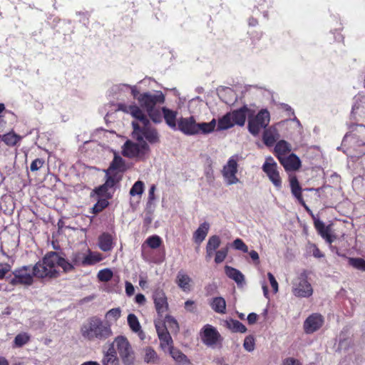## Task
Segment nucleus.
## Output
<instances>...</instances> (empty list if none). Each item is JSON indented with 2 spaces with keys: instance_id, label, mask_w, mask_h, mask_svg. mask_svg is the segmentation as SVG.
Here are the masks:
<instances>
[{
  "instance_id": "57",
  "label": "nucleus",
  "mask_w": 365,
  "mask_h": 365,
  "mask_svg": "<svg viewBox=\"0 0 365 365\" xmlns=\"http://www.w3.org/2000/svg\"><path fill=\"white\" fill-rule=\"evenodd\" d=\"M284 365H301V363L297 359H295L294 358H287L284 359L283 362Z\"/></svg>"
},
{
  "instance_id": "20",
  "label": "nucleus",
  "mask_w": 365,
  "mask_h": 365,
  "mask_svg": "<svg viewBox=\"0 0 365 365\" xmlns=\"http://www.w3.org/2000/svg\"><path fill=\"white\" fill-rule=\"evenodd\" d=\"M197 122L193 116L188 118H181L178 120V129L185 135H196L197 131Z\"/></svg>"
},
{
  "instance_id": "30",
  "label": "nucleus",
  "mask_w": 365,
  "mask_h": 365,
  "mask_svg": "<svg viewBox=\"0 0 365 365\" xmlns=\"http://www.w3.org/2000/svg\"><path fill=\"white\" fill-rule=\"evenodd\" d=\"M160 111L161 114L163 115V117L168 125L173 129H176V118L178 113L167 108H163L162 110Z\"/></svg>"
},
{
  "instance_id": "6",
  "label": "nucleus",
  "mask_w": 365,
  "mask_h": 365,
  "mask_svg": "<svg viewBox=\"0 0 365 365\" xmlns=\"http://www.w3.org/2000/svg\"><path fill=\"white\" fill-rule=\"evenodd\" d=\"M248 108L243 107L238 110L224 115L217 121V130H223L233 127L235 125H244L246 120V112Z\"/></svg>"
},
{
  "instance_id": "33",
  "label": "nucleus",
  "mask_w": 365,
  "mask_h": 365,
  "mask_svg": "<svg viewBox=\"0 0 365 365\" xmlns=\"http://www.w3.org/2000/svg\"><path fill=\"white\" fill-rule=\"evenodd\" d=\"M225 272L226 275L233 279L237 284H242L245 280L242 273L235 268L226 265L225 267Z\"/></svg>"
},
{
  "instance_id": "63",
  "label": "nucleus",
  "mask_w": 365,
  "mask_h": 365,
  "mask_svg": "<svg viewBox=\"0 0 365 365\" xmlns=\"http://www.w3.org/2000/svg\"><path fill=\"white\" fill-rule=\"evenodd\" d=\"M139 285L143 289L147 287V280L145 277L140 276Z\"/></svg>"
},
{
  "instance_id": "42",
  "label": "nucleus",
  "mask_w": 365,
  "mask_h": 365,
  "mask_svg": "<svg viewBox=\"0 0 365 365\" xmlns=\"http://www.w3.org/2000/svg\"><path fill=\"white\" fill-rule=\"evenodd\" d=\"M19 139V137L14 133H9L6 135H4L2 137V140L6 145L10 146L15 145L18 143Z\"/></svg>"
},
{
  "instance_id": "22",
  "label": "nucleus",
  "mask_w": 365,
  "mask_h": 365,
  "mask_svg": "<svg viewBox=\"0 0 365 365\" xmlns=\"http://www.w3.org/2000/svg\"><path fill=\"white\" fill-rule=\"evenodd\" d=\"M289 184L292 194L294 196V197H296V199L302 205H303L307 210H308V207L306 205L305 202L302 197V189L299 183L297 177H291L289 178Z\"/></svg>"
},
{
  "instance_id": "40",
  "label": "nucleus",
  "mask_w": 365,
  "mask_h": 365,
  "mask_svg": "<svg viewBox=\"0 0 365 365\" xmlns=\"http://www.w3.org/2000/svg\"><path fill=\"white\" fill-rule=\"evenodd\" d=\"M113 276V273L112 270L108 268L101 269L97 274L98 280L103 282L110 281Z\"/></svg>"
},
{
  "instance_id": "12",
  "label": "nucleus",
  "mask_w": 365,
  "mask_h": 365,
  "mask_svg": "<svg viewBox=\"0 0 365 365\" xmlns=\"http://www.w3.org/2000/svg\"><path fill=\"white\" fill-rule=\"evenodd\" d=\"M292 292L297 297L308 298L312 295L313 288L307 277L302 274L292 281Z\"/></svg>"
},
{
  "instance_id": "25",
  "label": "nucleus",
  "mask_w": 365,
  "mask_h": 365,
  "mask_svg": "<svg viewBox=\"0 0 365 365\" xmlns=\"http://www.w3.org/2000/svg\"><path fill=\"white\" fill-rule=\"evenodd\" d=\"M101 362L103 365H119V361L113 344H110L107 350L103 351Z\"/></svg>"
},
{
  "instance_id": "53",
  "label": "nucleus",
  "mask_w": 365,
  "mask_h": 365,
  "mask_svg": "<svg viewBox=\"0 0 365 365\" xmlns=\"http://www.w3.org/2000/svg\"><path fill=\"white\" fill-rule=\"evenodd\" d=\"M267 277H268V279L269 280L271 287H272V288L273 289V292L274 293H277L278 292V290H279L278 282H277L275 277H274V275L271 272H268L267 273Z\"/></svg>"
},
{
  "instance_id": "8",
  "label": "nucleus",
  "mask_w": 365,
  "mask_h": 365,
  "mask_svg": "<svg viewBox=\"0 0 365 365\" xmlns=\"http://www.w3.org/2000/svg\"><path fill=\"white\" fill-rule=\"evenodd\" d=\"M241 160V157L235 154L229 158L227 163L223 165L222 169V175L224 182L227 185H236L240 182L237 177L238 163Z\"/></svg>"
},
{
  "instance_id": "38",
  "label": "nucleus",
  "mask_w": 365,
  "mask_h": 365,
  "mask_svg": "<svg viewBox=\"0 0 365 365\" xmlns=\"http://www.w3.org/2000/svg\"><path fill=\"white\" fill-rule=\"evenodd\" d=\"M220 244L221 240L220 237L218 235H212L209 237L207 240L206 248L216 252L217 251V250L220 246Z\"/></svg>"
},
{
  "instance_id": "18",
  "label": "nucleus",
  "mask_w": 365,
  "mask_h": 365,
  "mask_svg": "<svg viewBox=\"0 0 365 365\" xmlns=\"http://www.w3.org/2000/svg\"><path fill=\"white\" fill-rule=\"evenodd\" d=\"M175 282L185 293H189L193 289L194 282L190 276L184 270H180L177 273Z\"/></svg>"
},
{
  "instance_id": "52",
  "label": "nucleus",
  "mask_w": 365,
  "mask_h": 365,
  "mask_svg": "<svg viewBox=\"0 0 365 365\" xmlns=\"http://www.w3.org/2000/svg\"><path fill=\"white\" fill-rule=\"evenodd\" d=\"M187 312L194 313L197 311V306L193 300L188 299L185 302L184 306Z\"/></svg>"
},
{
  "instance_id": "11",
  "label": "nucleus",
  "mask_w": 365,
  "mask_h": 365,
  "mask_svg": "<svg viewBox=\"0 0 365 365\" xmlns=\"http://www.w3.org/2000/svg\"><path fill=\"white\" fill-rule=\"evenodd\" d=\"M262 168L274 186L277 190H280L282 184V178L279 175L277 163L274 158L271 156L267 157Z\"/></svg>"
},
{
  "instance_id": "43",
  "label": "nucleus",
  "mask_w": 365,
  "mask_h": 365,
  "mask_svg": "<svg viewBox=\"0 0 365 365\" xmlns=\"http://www.w3.org/2000/svg\"><path fill=\"white\" fill-rule=\"evenodd\" d=\"M349 264L353 267L365 272V260L361 258H349Z\"/></svg>"
},
{
  "instance_id": "32",
  "label": "nucleus",
  "mask_w": 365,
  "mask_h": 365,
  "mask_svg": "<svg viewBox=\"0 0 365 365\" xmlns=\"http://www.w3.org/2000/svg\"><path fill=\"white\" fill-rule=\"evenodd\" d=\"M292 150L291 145L285 140H279L275 145V154L280 160V158L285 157V155L289 153Z\"/></svg>"
},
{
  "instance_id": "14",
  "label": "nucleus",
  "mask_w": 365,
  "mask_h": 365,
  "mask_svg": "<svg viewBox=\"0 0 365 365\" xmlns=\"http://www.w3.org/2000/svg\"><path fill=\"white\" fill-rule=\"evenodd\" d=\"M202 341L207 346L215 348L221 344L222 337L215 327L210 324L203 327L200 332Z\"/></svg>"
},
{
  "instance_id": "1",
  "label": "nucleus",
  "mask_w": 365,
  "mask_h": 365,
  "mask_svg": "<svg viewBox=\"0 0 365 365\" xmlns=\"http://www.w3.org/2000/svg\"><path fill=\"white\" fill-rule=\"evenodd\" d=\"M118 110L126 113L130 114L135 121L132 122L133 128V137L138 142H145L144 139L150 143H157L159 142V135L156 130L150 126V121L140 108L135 103L130 105L125 103H118Z\"/></svg>"
},
{
  "instance_id": "27",
  "label": "nucleus",
  "mask_w": 365,
  "mask_h": 365,
  "mask_svg": "<svg viewBox=\"0 0 365 365\" xmlns=\"http://www.w3.org/2000/svg\"><path fill=\"white\" fill-rule=\"evenodd\" d=\"M314 227L322 237L326 240L328 243L331 244L332 242L329 226H326L322 221L314 218Z\"/></svg>"
},
{
  "instance_id": "7",
  "label": "nucleus",
  "mask_w": 365,
  "mask_h": 365,
  "mask_svg": "<svg viewBox=\"0 0 365 365\" xmlns=\"http://www.w3.org/2000/svg\"><path fill=\"white\" fill-rule=\"evenodd\" d=\"M247 115H248V130L255 136L258 135L262 129L266 128L270 121V114L267 109H262L257 114L252 115L248 108Z\"/></svg>"
},
{
  "instance_id": "37",
  "label": "nucleus",
  "mask_w": 365,
  "mask_h": 365,
  "mask_svg": "<svg viewBox=\"0 0 365 365\" xmlns=\"http://www.w3.org/2000/svg\"><path fill=\"white\" fill-rule=\"evenodd\" d=\"M168 352L176 362L182 364L188 362L187 356L179 350L172 348Z\"/></svg>"
},
{
  "instance_id": "36",
  "label": "nucleus",
  "mask_w": 365,
  "mask_h": 365,
  "mask_svg": "<svg viewBox=\"0 0 365 365\" xmlns=\"http://www.w3.org/2000/svg\"><path fill=\"white\" fill-rule=\"evenodd\" d=\"M144 361L146 363H156L158 360V356L155 351L151 347H146L144 349Z\"/></svg>"
},
{
  "instance_id": "17",
  "label": "nucleus",
  "mask_w": 365,
  "mask_h": 365,
  "mask_svg": "<svg viewBox=\"0 0 365 365\" xmlns=\"http://www.w3.org/2000/svg\"><path fill=\"white\" fill-rule=\"evenodd\" d=\"M139 93L137 86H130L127 83H118L110 88V93L118 100L126 97L127 94L131 93L133 98Z\"/></svg>"
},
{
  "instance_id": "62",
  "label": "nucleus",
  "mask_w": 365,
  "mask_h": 365,
  "mask_svg": "<svg viewBox=\"0 0 365 365\" xmlns=\"http://www.w3.org/2000/svg\"><path fill=\"white\" fill-rule=\"evenodd\" d=\"M312 247L313 249V255L315 257L320 258L323 257V255L321 253L320 250L314 245H312Z\"/></svg>"
},
{
  "instance_id": "50",
  "label": "nucleus",
  "mask_w": 365,
  "mask_h": 365,
  "mask_svg": "<svg viewBox=\"0 0 365 365\" xmlns=\"http://www.w3.org/2000/svg\"><path fill=\"white\" fill-rule=\"evenodd\" d=\"M165 322H163V324L167 323L170 329H173L175 331L178 330V324L173 317L165 314Z\"/></svg>"
},
{
  "instance_id": "21",
  "label": "nucleus",
  "mask_w": 365,
  "mask_h": 365,
  "mask_svg": "<svg viewBox=\"0 0 365 365\" xmlns=\"http://www.w3.org/2000/svg\"><path fill=\"white\" fill-rule=\"evenodd\" d=\"M279 162L287 171L297 170L301 166L299 158L294 154H291L288 157L280 158Z\"/></svg>"
},
{
  "instance_id": "24",
  "label": "nucleus",
  "mask_w": 365,
  "mask_h": 365,
  "mask_svg": "<svg viewBox=\"0 0 365 365\" xmlns=\"http://www.w3.org/2000/svg\"><path fill=\"white\" fill-rule=\"evenodd\" d=\"M279 138V133L274 126H270L264 130L262 139L267 146H272Z\"/></svg>"
},
{
  "instance_id": "54",
  "label": "nucleus",
  "mask_w": 365,
  "mask_h": 365,
  "mask_svg": "<svg viewBox=\"0 0 365 365\" xmlns=\"http://www.w3.org/2000/svg\"><path fill=\"white\" fill-rule=\"evenodd\" d=\"M11 269V266L7 263H0V279L4 277Z\"/></svg>"
},
{
  "instance_id": "28",
  "label": "nucleus",
  "mask_w": 365,
  "mask_h": 365,
  "mask_svg": "<svg viewBox=\"0 0 365 365\" xmlns=\"http://www.w3.org/2000/svg\"><path fill=\"white\" fill-rule=\"evenodd\" d=\"M210 230V224L207 222H204L200 224L198 228L193 234V240L195 243L200 244L205 239Z\"/></svg>"
},
{
  "instance_id": "56",
  "label": "nucleus",
  "mask_w": 365,
  "mask_h": 365,
  "mask_svg": "<svg viewBox=\"0 0 365 365\" xmlns=\"http://www.w3.org/2000/svg\"><path fill=\"white\" fill-rule=\"evenodd\" d=\"M135 292V288L133 285L129 282H125V293L128 296H132Z\"/></svg>"
},
{
  "instance_id": "2",
  "label": "nucleus",
  "mask_w": 365,
  "mask_h": 365,
  "mask_svg": "<svg viewBox=\"0 0 365 365\" xmlns=\"http://www.w3.org/2000/svg\"><path fill=\"white\" fill-rule=\"evenodd\" d=\"M60 269L64 272L73 269V265L57 252H50L34 266V274L38 278H56L59 276Z\"/></svg>"
},
{
  "instance_id": "61",
  "label": "nucleus",
  "mask_w": 365,
  "mask_h": 365,
  "mask_svg": "<svg viewBox=\"0 0 365 365\" xmlns=\"http://www.w3.org/2000/svg\"><path fill=\"white\" fill-rule=\"evenodd\" d=\"M205 259L207 261H210L212 257H213V255H215V251L214 250H210V249H207L205 247Z\"/></svg>"
},
{
  "instance_id": "16",
  "label": "nucleus",
  "mask_w": 365,
  "mask_h": 365,
  "mask_svg": "<svg viewBox=\"0 0 365 365\" xmlns=\"http://www.w3.org/2000/svg\"><path fill=\"white\" fill-rule=\"evenodd\" d=\"M153 299L155 310L159 317L158 319H162L168 312L169 307L168 298L165 292L160 289H156L153 294Z\"/></svg>"
},
{
  "instance_id": "10",
  "label": "nucleus",
  "mask_w": 365,
  "mask_h": 365,
  "mask_svg": "<svg viewBox=\"0 0 365 365\" xmlns=\"http://www.w3.org/2000/svg\"><path fill=\"white\" fill-rule=\"evenodd\" d=\"M13 277L10 279L9 283L14 286L23 285L30 286L34 282V267L23 266L16 269L12 272Z\"/></svg>"
},
{
  "instance_id": "15",
  "label": "nucleus",
  "mask_w": 365,
  "mask_h": 365,
  "mask_svg": "<svg viewBox=\"0 0 365 365\" xmlns=\"http://www.w3.org/2000/svg\"><path fill=\"white\" fill-rule=\"evenodd\" d=\"M154 324L160 341V347L164 351H169L173 348V339L163 323V319H157L154 321Z\"/></svg>"
},
{
  "instance_id": "48",
  "label": "nucleus",
  "mask_w": 365,
  "mask_h": 365,
  "mask_svg": "<svg viewBox=\"0 0 365 365\" xmlns=\"http://www.w3.org/2000/svg\"><path fill=\"white\" fill-rule=\"evenodd\" d=\"M244 349L250 352L255 349V340L252 336H247L245 337L243 343Z\"/></svg>"
},
{
  "instance_id": "34",
  "label": "nucleus",
  "mask_w": 365,
  "mask_h": 365,
  "mask_svg": "<svg viewBox=\"0 0 365 365\" xmlns=\"http://www.w3.org/2000/svg\"><path fill=\"white\" fill-rule=\"evenodd\" d=\"M225 323L227 328L232 332L245 333L247 331L245 326L237 320L230 319L226 320Z\"/></svg>"
},
{
  "instance_id": "39",
  "label": "nucleus",
  "mask_w": 365,
  "mask_h": 365,
  "mask_svg": "<svg viewBox=\"0 0 365 365\" xmlns=\"http://www.w3.org/2000/svg\"><path fill=\"white\" fill-rule=\"evenodd\" d=\"M73 265V268L76 265H86V255L82 252H76L72 255V262H70Z\"/></svg>"
},
{
  "instance_id": "19",
  "label": "nucleus",
  "mask_w": 365,
  "mask_h": 365,
  "mask_svg": "<svg viewBox=\"0 0 365 365\" xmlns=\"http://www.w3.org/2000/svg\"><path fill=\"white\" fill-rule=\"evenodd\" d=\"M324 323V319L319 314H312L304 323V329L307 334H312L319 329Z\"/></svg>"
},
{
  "instance_id": "23",
  "label": "nucleus",
  "mask_w": 365,
  "mask_h": 365,
  "mask_svg": "<svg viewBox=\"0 0 365 365\" xmlns=\"http://www.w3.org/2000/svg\"><path fill=\"white\" fill-rule=\"evenodd\" d=\"M127 322L131 331L137 334L141 340H144L145 334L142 330V327L138 317L134 314H129L127 317Z\"/></svg>"
},
{
  "instance_id": "9",
  "label": "nucleus",
  "mask_w": 365,
  "mask_h": 365,
  "mask_svg": "<svg viewBox=\"0 0 365 365\" xmlns=\"http://www.w3.org/2000/svg\"><path fill=\"white\" fill-rule=\"evenodd\" d=\"M111 344H113V346L115 345L124 364L133 365L135 361V354L131 345L126 337L123 336H118L114 339Z\"/></svg>"
},
{
  "instance_id": "47",
  "label": "nucleus",
  "mask_w": 365,
  "mask_h": 365,
  "mask_svg": "<svg viewBox=\"0 0 365 365\" xmlns=\"http://www.w3.org/2000/svg\"><path fill=\"white\" fill-rule=\"evenodd\" d=\"M228 253L227 248H222L215 252V262L217 264L222 262L227 257Z\"/></svg>"
},
{
  "instance_id": "55",
  "label": "nucleus",
  "mask_w": 365,
  "mask_h": 365,
  "mask_svg": "<svg viewBox=\"0 0 365 365\" xmlns=\"http://www.w3.org/2000/svg\"><path fill=\"white\" fill-rule=\"evenodd\" d=\"M108 202L106 200H99L97 204L93 207V210L96 212H100L102 209L108 205Z\"/></svg>"
},
{
  "instance_id": "44",
  "label": "nucleus",
  "mask_w": 365,
  "mask_h": 365,
  "mask_svg": "<svg viewBox=\"0 0 365 365\" xmlns=\"http://www.w3.org/2000/svg\"><path fill=\"white\" fill-rule=\"evenodd\" d=\"M145 243L149 247L152 249H157L161 245L162 240L158 235H153L146 240Z\"/></svg>"
},
{
  "instance_id": "46",
  "label": "nucleus",
  "mask_w": 365,
  "mask_h": 365,
  "mask_svg": "<svg viewBox=\"0 0 365 365\" xmlns=\"http://www.w3.org/2000/svg\"><path fill=\"white\" fill-rule=\"evenodd\" d=\"M103 259L101 254L98 252H89L86 255V265L94 264Z\"/></svg>"
},
{
  "instance_id": "5",
  "label": "nucleus",
  "mask_w": 365,
  "mask_h": 365,
  "mask_svg": "<svg viewBox=\"0 0 365 365\" xmlns=\"http://www.w3.org/2000/svg\"><path fill=\"white\" fill-rule=\"evenodd\" d=\"M125 170V165L123 160L121 157L115 155L109 168L106 170V182L96 190L97 195L105 197H110L109 189L113 187L120 179L118 174Z\"/></svg>"
},
{
  "instance_id": "60",
  "label": "nucleus",
  "mask_w": 365,
  "mask_h": 365,
  "mask_svg": "<svg viewBox=\"0 0 365 365\" xmlns=\"http://www.w3.org/2000/svg\"><path fill=\"white\" fill-rule=\"evenodd\" d=\"M156 187L155 185H152L149 189L148 192V200L149 201H153L155 199V191Z\"/></svg>"
},
{
  "instance_id": "29",
  "label": "nucleus",
  "mask_w": 365,
  "mask_h": 365,
  "mask_svg": "<svg viewBox=\"0 0 365 365\" xmlns=\"http://www.w3.org/2000/svg\"><path fill=\"white\" fill-rule=\"evenodd\" d=\"M212 309L218 314L226 313V302L222 297H213L210 301Z\"/></svg>"
},
{
  "instance_id": "45",
  "label": "nucleus",
  "mask_w": 365,
  "mask_h": 365,
  "mask_svg": "<svg viewBox=\"0 0 365 365\" xmlns=\"http://www.w3.org/2000/svg\"><path fill=\"white\" fill-rule=\"evenodd\" d=\"M144 190V183L138 180L134 183L130 190V195L131 196L141 195Z\"/></svg>"
},
{
  "instance_id": "31",
  "label": "nucleus",
  "mask_w": 365,
  "mask_h": 365,
  "mask_svg": "<svg viewBox=\"0 0 365 365\" xmlns=\"http://www.w3.org/2000/svg\"><path fill=\"white\" fill-rule=\"evenodd\" d=\"M217 126V120L213 118L209 123H197V131L196 135L198 134H209L215 130Z\"/></svg>"
},
{
  "instance_id": "4",
  "label": "nucleus",
  "mask_w": 365,
  "mask_h": 365,
  "mask_svg": "<svg viewBox=\"0 0 365 365\" xmlns=\"http://www.w3.org/2000/svg\"><path fill=\"white\" fill-rule=\"evenodd\" d=\"M140 106L146 110L149 117L155 123H160L162 120L160 109L156 106L165 102V96L160 91L153 92L138 93L135 97Z\"/></svg>"
},
{
  "instance_id": "59",
  "label": "nucleus",
  "mask_w": 365,
  "mask_h": 365,
  "mask_svg": "<svg viewBox=\"0 0 365 365\" xmlns=\"http://www.w3.org/2000/svg\"><path fill=\"white\" fill-rule=\"evenodd\" d=\"M247 319L250 324H253L257 322V314L255 313H250L248 314Z\"/></svg>"
},
{
  "instance_id": "58",
  "label": "nucleus",
  "mask_w": 365,
  "mask_h": 365,
  "mask_svg": "<svg viewBox=\"0 0 365 365\" xmlns=\"http://www.w3.org/2000/svg\"><path fill=\"white\" fill-rule=\"evenodd\" d=\"M135 302L138 304H144L146 302V299L143 294H138L135 297Z\"/></svg>"
},
{
  "instance_id": "64",
  "label": "nucleus",
  "mask_w": 365,
  "mask_h": 365,
  "mask_svg": "<svg viewBox=\"0 0 365 365\" xmlns=\"http://www.w3.org/2000/svg\"><path fill=\"white\" fill-rule=\"evenodd\" d=\"M250 256L252 258V259L254 260V261H258L259 260V255L255 250H252L251 252H250Z\"/></svg>"
},
{
  "instance_id": "3",
  "label": "nucleus",
  "mask_w": 365,
  "mask_h": 365,
  "mask_svg": "<svg viewBox=\"0 0 365 365\" xmlns=\"http://www.w3.org/2000/svg\"><path fill=\"white\" fill-rule=\"evenodd\" d=\"M80 333L88 341H103L113 336L110 324H106L100 317H92L83 323Z\"/></svg>"
},
{
  "instance_id": "35",
  "label": "nucleus",
  "mask_w": 365,
  "mask_h": 365,
  "mask_svg": "<svg viewBox=\"0 0 365 365\" xmlns=\"http://www.w3.org/2000/svg\"><path fill=\"white\" fill-rule=\"evenodd\" d=\"M121 317V309L119 307L113 308L108 310L106 314L105 318L106 322V324H110L111 326L112 324L116 322L118 319Z\"/></svg>"
},
{
  "instance_id": "13",
  "label": "nucleus",
  "mask_w": 365,
  "mask_h": 365,
  "mask_svg": "<svg viewBox=\"0 0 365 365\" xmlns=\"http://www.w3.org/2000/svg\"><path fill=\"white\" fill-rule=\"evenodd\" d=\"M150 148L146 142L133 143L127 140L123 147V155L128 158H141L148 153Z\"/></svg>"
},
{
  "instance_id": "51",
  "label": "nucleus",
  "mask_w": 365,
  "mask_h": 365,
  "mask_svg": "<svg viewBox=\"0 0 365 365\" xmlns=\"http://www.w3.org/2000/svg\"><path fill=\"white\" fill-rule=\"evenodd\" d=\"M43 160L41 158H36L31 163L30 169L33 172L37 171L43 166Z\"/></svg>"
},
{
  "instance_id": "49",
  "label": "nucleus",
  "mask_w": 365,
  "mask_h": 365,
  "mask_svg": "<svg viewBox=\"0 0 365 365\" xmlns=\"http://www.w3.org/2000/svg\"><path fill=\"white\" fill-rule=\"evenodd\" d=\"M232 245L235 250H241L243 252H248V247L241 239H236L233 241Z\"/></svg>"
},
{
  "instance_id": "26",
  "label": "nucleus",
  "mask_w": 365,
  "mask_h": 365,
  "mask_svg": "<svg viewBox=\"0 0 365 365\" xmlns=\"http://www.w3.org/2000/svg\"><path fill=\"white\" fill-rule=\"evenodd\" d=\"M98 245L102 251H110L114 245L113 236L108 232H103L98 237Z\"/></svg>"
},
{
  "instance_id": "41",
  "label": "nucleus",
  "mask_w": 365,
  "mask_h": 365,
  "mask_svg": "<svg viewBox=\"0 0 365 365\" xmlns=\"http://www.w3.org/2000/svg\"><path fill=\"white\" fill-rule=\"evenodd\" d=\"M30 339V336L26 333H21L16 336L14 344L16 347H21L26 344Z\"/></svg>"
}]
</instances>
